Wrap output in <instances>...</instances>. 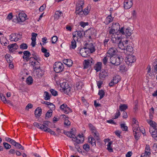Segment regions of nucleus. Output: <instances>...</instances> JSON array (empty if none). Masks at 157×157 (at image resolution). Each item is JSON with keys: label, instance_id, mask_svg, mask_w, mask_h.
Here are the masks:
<instances>
[{"label": "nucleus", "instance_id": "1", "mask_svg": "<svg viewBox=\"0 0 157 157\" xmlns=\"http://www.w3.org/2000/svg\"><path fill=\"white\" fill-rule=\"evenodd\" d=\"M147 121L151 127L149 130L150 133L154 140L157 141V124L151 120H147Z\"/></svg>", "mask_w": 157, "mask_h": 157}, {"label": "nucleus", "instance_id": "2", "mask_svg": "<svg viewBox=\"0 0 157 157\" xmlns=\"http://www.w3.org/2000/svg\"><path fill=\"white\" fill-rule=\"evenodd\" d=\"M123 59L122 56L112 57L110 58L109 63L113 65L118 66L121 63Z\"/></svg>", "mask_w": 157, "mask_h": 157}, {"label": "nucleus", "instance_id": "3", "mask_svg": "<svg viewBox=\"0 0 157 157\" xmlns=\"http://www.w3.org/2000/svg\"><path fill=\"white\" fill-rule=\"evenodd\" d=\"M84 4V0H79L77 3L76 6L75 13L76 14L81 15L83 10V5Z\"/></svg>", "mask_w": 157, "mask_h": 157}, {"label": "nucleus", "instance_id": "4", "mask_svg": "<svg viewBox=\"0 0 157 157\" xmlns=\"http://www.w3.org/2000/svg\"><path fill=\"white\" fill-rule=\"evenodd\" d=\"M50 122L48 121H45L43 122V124L38 123L35 122L33 124V125L38 128L41 129L43 131L45 129L44 128L46 127V128H48V125Z\"/></svg>", "mask_w": 157, "mask_h": 157}, {"label": "nucleus", "instance_id": "5", "mask_svg": "<svg viewBox=\"0 0 157 157\" xmlns=\"http://www.w3.org/2000/svg\"><path fill=\"white\" fill-rule=\"evenodd\" d=\"M54 69L56 73H58L62 72L64 67L63 64L60 62H56L54 65Z\"/></svg>", "mask_w": 157, "mask_h": 157}, {"label": "nucleus", "instance_id": "6", "mask_svg": "<svg viewBox=\"0 0 157 157\" xmlns=\"http://www.w3.org/2000/svg\"><path fill=\"white\" fill-rule=\"evenodd\" d=\"M120 33L123 35H125L127 38L130 37L132 33V30L130 27H128L125 30L123 28H121L120 31Z\"/></svg>", "mask_w": 157, "mask_h": 157}, {"label": "nucleus", "instance_id": "7", "mask_svg": "<svg viewBox=\"0 0 157 157\" xmlns=\"http://www.w3.org/2000/svg\"><path fill=\"white\" fill-rule=\"evenodd\" d=\"M89 126L90 129L92 131V135L97 140H99V134L98 133L96 130V128L92 124H90Z\"/></svg>", "mask_w": 157, "mask_h": 157}, {"label": "nucleus", "instance_id": "8", "mask_svg": "<svg viewBox=\"0 0 157 157\" xmlns=\"http://www.w3.org/2000/svg\"><path fill=\"white\" fill-rule=\"evenodd\" d=\"M85 35V33L82 30L77 31L73 33V38H81L83 37Z\"/></svg>", "mask_w": 157, "mask_h": 157}, {"label": "nucleus", "instance_id": "9", "mask_svg": "<svg viewBox=\"0 0 157 157\" xmlns=\"http://www.w3.org/2000/svg\"><path fill=\"white\" fill-rule=\"evenodd\" d=\"M117 51L116 48H111L107 52L106 55L108 57L110 58L112 57H113L117 53Z\"/></svg>", "mask_w": 157, "mask_h": 157}, {"label": "nucleus", "instance_id": "10", "mask_svg": "<svg viewBox=\"0 0 157 157\" xmlns=\"http://www.w3.org/2000/svg\"><path fill=\"white\" fill-rule=\"evenodd\" d=\"M26 15L24 13H20L18 16H16V18L18 22H23L26 20Z\"/></svg>", "mask_w": 157, "mask_h": 157}, {"label": "nucleus", "instance_id": "11", "mask_svg": "<svg viewBox=\"0 0 157 157\" xmlns=\"http://www.w3.org/2000/svg\"><path fill=\"white\" fill-rule=\"evenodd\" d=\"M136 60V59L135 56L131 55H128L126 57L125 60L126 64L128 65H129L130 63L134 62Z\"/></svg>", "mask_w": 157, "mask_h": 157}, {"label": "nucleus", "instance_id": "12", "mask_svg": "<svg viewBox=\"0 0 157 157\" xmlns=\"http://www.w3.org/2000/svg\"><path fill=\"white\" fill-rule=\"evenodd\" d=\"M60 109L66 114L72 112V110L67 106L66 104L64 103L60 105Z\"/></svg>", "mask_w": 157, "mask_h": 157}, {"label": "nucleus", "instance_id": "13", "mask_svg": "<svg viewBox=\"0 0 157 157\" xmlns=\"http://www.w3.org/2000/svg\"><path fill=\"white\" fill-rule=\"evenodd\" d=\"M93 60L91 58H90L89 59H85L84 60L83 63L84 65V68H88L91 65V64H93Z\"/></svg>", "mask_w": 157, "mask_h": 157}, {"label": "nucleus", "instance_id": "14", "mask_svg": "<svg viewBox=\"0 0 157 157\" xmlns=\"http://www.w3.org/2000/svg\"><path fill=\"white\" fill-rule=\"evenodd\" d=\"M63 91L64 92L68 93L70 91L71 88L69 86L67 82H63L61 85Z\"/></svg>", "mask_w": 157, "mask_h": 157}, {"label": "nucleus", "instance_id": "15", "mask_svg": "<svg viewBox=\"0 0 157 157\" xmlns=\"http://www.w3.org/2000/svg\"><path fill=\"white\" fill-rule=\"evenodd\" d=\"M132 0H125L124 2V7L126 9L130 8L132 6Z\"/></svg>", "mask_w": 157, "mask_h": 157}, {"label": "nucleus", "instance_id": "16", "mask_svg": "<svg viewBox=\"0 0 157 157\" xmlns=\"http://www.w3.org/2000/svg\"><path fill=\"white\" fill-rule=\"evenodd\" d=\"M86 49L85 48H81L79 50L81 56L83 57H86L89 53V51L86 50Z\"/></svg>", "mask_w": 157, "mask_h": 157}, {"label": "nucleus", "instance_id": "17", "mask_svg": "<svg viewBox=\"0 0 157 157\" xmlns=\"http://www.w3.org/2000/svg\"><path fill=\"white\" fill-rule=\"evenodd\" d=\"M7 47L10 52H13L17 49L18 46L16 43H14L9 45Z\"/></svg>", "mask_w": 157, "mask_h": 157}, {"label": "nucleus", "instance_id": "18", "mask_svg": "<svg viewBox=\"0 0 157 157\" xmlns=\"http://www.w3.org/2000/svg\"><path fill=\"white\" fill-rule=\"evenodd\" d=\"M24 56H22L23 59L25 60V61L28 62L29 59L31 55L30 52L28 51H25L23 52Z\"/></svg>", "mask_w": 157, "mask_h": 157}, {"label": "nucleus", "instance_id": "19", "mask_svg": "<svg viewBox=\"0 0 157 157\" xmlns=\"http://www.w3.org/2000/svg\"><path fill=\"white\" fill-rule=\"evenodd\" d=\"M133 48L132 46H127L125 50L124 51V53L128 55L132 54L133 52Z\"/></svg>", "mask_w": 157, "mask_h": 157}, {"label": "nucleus", "instance_id": "20", "mask_svg": "<svg viewBox=\"0 0 157 157\" xmlns=\"http://www.w3.org/2000/svg\"><path fill=\"white\" fill-rule=\"evenodd\" d=\"M142 154L143 155H147L148 156L150 155L151 154V149H150V146L148 144L146 145L145 152Z\"/></svg>", "mask_w": 157, "mask_h": 157}, {"label": "nucleus", "instance_id": "21", "mask_svg": "<svg viewBox=\"0 0 157 157\" xmlns=\"http://www.w3.org/2000/svg\"><path fill=\"white\" fill-rule=\"evenodd\" d=\"M85 48L86 49H88L90 50L91 53H93L95 51L94 47L93 44L91 43L88 44Z\"/></svg>", "mask_w": 157, "mask_h": 157}, {"label": "nucleus", "instance_id": "22", "mask_svg": "<svg viewBox=\"0 0 157 157\" xmlns=\"http://www.w3.org/2000/svg\"><path fill=\"white\" fill-rule=\"evenodd\" d=\"M108 141V144L106 145L107 146V149L110 152H112L113 151V149L111 147V145L112 144V141H110L109 139L107 140L106 139L105 140V141Z\"/></svg>", "mask_w": 157, "mask_h": 157}, {"label": "nucleus", "instance_id": "23", "mask_svg": "<svg viewBox=\"0 0 157 157\" xmlns=\"http://www.w3.org/2000/svg\"><path fill=\"white\" fill-rule=\"evenodd\" d=\"M63 62L68 67H71L73 63L72 60L70 59H64L63 60Z\"/></svg>", "mask_w": 157, "mask_h": 157}, {"label": "nucleus", "instance_id": "24", "mask_svg": "<svg viewBox=\"0 0 157 157\" xmlns=\"http://www.w3.org/2000/svg\"><path fill=\"white\" fill-rule=\"evenodd\" d=\"M108 74L107 71H105L102 70L100 72L99 77L100 78L103 79L106 76H108Z\"/></svg>", "mask_w": 157, "mask_h": 157}, {"label": "nucleus", "instance_id": "25", "mask_svg": "<svg viewBox=\"0 0 157 157\" xmlns=\"http://www.w3.org/2000/svg\"><path fill=\"white\" fill-rule=\"evenodd\" d=\"M31 65L33 67V69L34 70H37L40 68V63L39 62L37 61L36 62L35 60L34 62L31 64Z\"/></svg>", "mask_w": 157, "mask_h": 157}, {"label": "nucleus", "instance_id": "26", "mask_svg": "<svg viewBox=\"0 0 157 157\" xmlns=\"http://www.w3.org/2000/svg\"><path fill=\"white\" fill-rule=\"evenodd\" d=\"M42 113V109L39 107L36 108L35 111V114L36 117H40Z\"/></svg>", "mask_w": 157, "mask_h": 157}, {"label": "nucleus", "instance_id": "27", "mask_svg": "<svg viewBox=\"0 0 157 157\" xmlns=\"http://www.w3.org/2000/svg\"><path fill=\"white\" fill-rule=\"evenodd\" d=\"M63 16L62 12L59 10L55 12L54 15V19L58 20L60 17Z\"/></svg>", "mask_w": 157, "mask_h": 157}, {"label": "nucleus", "instance_id": "28", "mask_svg": "<svg viewBox=\"0 0 157 157\" xmlns=\"http://www.w3.org/2000/svg\"><path fill=\"white\" fill-rule=\"evenodd\" d=\"M90 7H86L84 10L82 11V13L81 15H87L90 12Z\"/></svg>", "mask_w": 157, "mask_h": 157}, {"label": "nucleus", "instance_id": "29", "mask_svg": "<svg viewBox=\"0 0 157 157\" xmlns=\"http://www.w3.org/2000/svg\"><path fill=\"white\" fill-rule=\"evenodd\" d=\"M102 63L100 62H98L94 67V69L97 72L100 71L101 69Z\"/></svg>", "mask_w": 157, "mask_h": 157}, {"label": "nucleus", "instance_id": "30", "mask_svg": "<svg viewBox=\"0 0 157 157\" xmlns=\"http://www.w3.org/2000/svg\"><path fill=\"white\" fill-rule=\"evenodd\" d=\"M14 41H17L18 40H21L22 37V35L20 34L13 33Z\"/></svg>", "mask_w": 157, "mask_h": 157}, {"label": "nucleus", "instance_id": "31", "mask_svg": "<svg viewBox=\"0 0 157 157\" xmlns=\"http://www.w3.org/2000/svg\"><path fill=\"white\" fill-rule=\"evenodd\" d=\"M134 132L135 133H133L134 135L135 139L136 140H138L139 139L141 134L140 132H139L138 131L134 130Z\"/></svg>", "mask_w": 157, "mask_h": 157}, {"label": "nucleus", "instance_id": "32", "mask_svg": "<svg viewBox=\"0 0 157 157\" xmlns=\"http://www.w3.org/2000/svg\"><path fill=\"white\" fill-rule=\"evenodd\" d=\"M88 142L90 143L92 145V146L95 147L96 145V141L95 139L93 137H90L89 138Z\"/></svg>", "mask_w": 157, "mask_h": 157}, {"label": "nucleus", "instance_id": "33", "mask_svg": "<svg viewBox=\"0 0 157 157\" xmlns=\"http://www.w3.org/2000/svg\"><path fill=\"white\" fill-rule=\"evenodd\" d=\"M41 51L44 53V56L46 57L49 56L50 54L49 52H48V50L43 46L42 47Z\"/></svg>", "mask_w": 157, "mask_h": 157}, {"label": "nucleus", "instance_id": "34", "mask_svg": "<svg viewBox=\"0 0 157 157\" xmlns=\"http://www.w3.org/2000/svg\"><path fill=\"white\" fill-rule=\"evenodd\" d=\"M76 86L77 90H81L84 86V84L82 82H80L77 83Z\"/></svg>", "mask_w": 157, "mask_h": 157}, {"label": "nucleus", "instance_id": "35", "mask_svg": "<svg viewBox=\"0 0 157 157\" xmlns=\"http://www.w3.org/2000/svg\"><path fill=\"white\" fill-rule=\"evenodd\" d=\"M121 39L119 37L116 38L112 36L111 38V41L113 43L117 44L119 41L121 40Z\"/></svg>", "mask_w": 157, "mask_h": 157}, {"label": "nucleus", "instance_id": "36", "mask_svg": "<svg viewBox=\"0 0 157 157\" xmlns=\"http://www.w3.org/2000/svg\"><path fill=\"white\" fill-rule=\"evenodd\" d=\"M128 108V106L125 104H121L119 106V109L121 111H124Z\"/></svg>", "mask_w": 157, "mask_h": 157}, {"label": "nucleus", "instance_id": "37", "mask_svg": "<svg viewBox=\"0 0 157 157\" xmlns=\"http://www.w3.org/2000/svg\"><path fill=\"white\" fill-rule=\"evenodd\" d=\"M44 129H44V131H43L45 132H49L52 135H56V134L55 133V132L52 131V130L50 129L49 128H46V127H45Z\"/></svg>", "mask_w": 157, "mask_h": 157}, {"label": "nucleus", "instance_id": "38", "mask_svg": "<svg viewBox=\"0 0 157 157\" xmlns=\"http://www.w3.org/2000/svg\"><path fill=\"white\" fill-rule=\"evenodd\" d=\"M132 126L133 127V133H135L134 132V130H136V131L138 130L139 132H140V129L139 127L138 124H132Z\"/></svg>", "mask_w": 157, "mask_h": 157}, {"label": "nucleus", "instance_id": "39", "mask_svg": "<svg viewBox=\"0 0 157 157\" xmlns=\"http://www.w3.org/2000/svg\"><path fill=\"white\" fill-rule=\"evenodd\" d=\"M121 40L119 41V42L117 44H118V48L119 49L125 51V47L124 46V44L123 42H121Z\"/></svg>", "mask_w": 157, "mask_h": 157}, {"label": "nucleus", "instance_id": "40", "mask_svg": "<svg viewBox=\"0 0 157 157\" xmlns=\"http://www.w3.org/2000/svg\"><path fill=\"white\" fill-rule=\"evenodd\" d=\"M98 95L100 96V99H101L104 97L105 95V92L103 90H100L99 91Z\"/></svg>", "mask_w": 157, "mask_h": 157}, {"label": "nucleus", "instance_id": "41", "mask_svg": "<svg viewBox=\"0 0 157 157\" xmlns=\"http://www.w3.org/2000/svg\"><path fill=\"white\" fill-rule=\"evenodd\" d=\"M26 82L29 85H31L33 83V79L32 77L29 76L26 79Z\"/></svg>", "mask_w": 157, "mask_h": 157}, {"label": "nucleus", "instance_id": "42", "mask_svg": "<svg viewBox=\"0 0 157 157\" xmlns=\"http://www.w3.org/2000/svg\"><path fill=\"white\" fill-rule=\"evenodd\" d=\"M52 115V111L51 110L48 111L46 114L45 118L46 119H48V118L50 117Z\"/></svg>", "mask_w": 157, "mask_h": 157}, {"label": "nucleus", "instance_id": "43", "mask_svg": "<svg viewBox=\"0 0 157 157\" xmlns=\"http://www.w3.org/2000/svg\"><path fill=\"white\" fill-rule=\"evenodd\" d=\"M75 40H77V39L76 38H73V40H72L71 42V48L73 49H75L76 46Z\"/></svg>", "mask_w": 157, "mask_h": 157}, {"label": "nucleus", "instance_id": "44", "mask_svg": "<svg viewBox=\"0 0 157 157\" xmlns=\"http://www.w3.org/2000/svg\"><path fill=\"white\" fill-rule=\"evenodd\" d=\"M44 99L46 100H48L50 99L51 95H49V93L47 91H45L44 92Z\"/></svg>", "mask_w": 157, "mask_h": 157}, {"label": "nucleus", "instance_id": "45", "mask_svg": "<svg viewBox=\"0 0 157 157\" xmlns=\"http://www.w3.org/2000/svg\"><path fill=\"white\" fill-rule=\"evenodd\" d=\"M0 97L2 101L4 103H6L7 102L8 100H7L5 96L3 94H0Z\"/></svg>", "mask_w": 157, "mask_h": 157}, {"label": "nucleus", "instance_id": "46", "mask_svg": "<svg viewBox=\"0 0 157 157\" xmlns=\"http://www.w3.org/2000/svg\"><path fill=\"white\" fill-rule=\"evenodd\" d=\"M28 48V46L26 44L22 43L20 46V48L22 49H26Z\"/></svg>", "mask_w": 157, "mask_h": 157}, {"label": "nucleus", "instance_id": "47", "mask_svg": "<svg viewBox=\"0 0 157 157\" xmlns=\"http://www.w3.org/2000/svg\"><path fill=\"white\" fill-rule=\"evenodd\" d=\"M37 34L36 33H33L32 34V37L31 39L32 41L36 40V37L37 36Z\"/></svg>", "mask_w": 157, "mask_h": 157}, {"label": "nucleus", "instance_id": "48", "mask_svg": "<svg viewBox=\"0 0 157 157\" xmlns=\"http://www.w3.org/2000/svg\"><path fill=\"white\" fill-rule=\"evenodd\" d=\"M83 149L86 151H88L90 150V146L87 144H85L83 146Z\"/></svg>", "mask_w": 157, "mask_h": 157}, {"label": "nucleus", "instance_id": "49", "mask_svg": "<svg viewBox=\"0 0 157 157\" xmlns=\"http://www.w3.org/2000/svg\"><path fill=\"white\" fill-rule=\"evenodd\" d=\"M120 70L122 72H125L127 70V69L125 65H123L120 66Z\"/></svg>", "mask_w": 157, "mask_h": 157}, {"label": "nucleus", "instance_id": "50", "mask_svg": "<svg viewBox=\"0 0 157 157\" xmlns=\"http://www.w3.org/2000/svg\"><path fill=\"white\" fill-rule=\"evenodd\" d=\"M121 127L123 131H127L128 130V127L125 125V124H121Z\"/></svg>", "mask_w": 157, "mask_h": 157}, {"label": "nucleus", "instance_id": "51", "mask_svg": "<svg viewBox=\"0 0 157 157\" xmlns=\"http://www.w3.org/2000/svg\"><path fill=\"white\" fill-rule=\"evenodd\" d=\"M3 144L5 148L6 149H9L11 147V145L7 143H3Z\"/></svg>", "mask_w": 157, "mask_h": 157}, {"label": "nucleus", "instance_id": "52", "mask_svg": "<svg viewBox=\"0 0 157 157\" xmlns=\"http://www.w3.org/2000/svg\"><path fill=\"white\" fill-rule=\"evenodd\" d=\"M108 57L107 56V55L106 54V56H105L102 60L103 63L105 65H106L107 63V61L108 60Z\"/></svg>", "mask_w": 157, "mask_h": 157}, {"label": "nucleus", "instance_id": "53", "mask_svg": "<svg viewBox=\"0 0 157 157\" xmlns=\"http://www.w3.org/2000/svg\"><path fill=\"white\" fill-rule=\"evenodd\" d=\"M58 38L56 36H53L52 38V44H55Z\"/></svg>", "mask_w": 157, "mask_h": 157}, {"label": "nucleus", "instance_id": "54", "mask_svg": "<svg viewBox=\"0 0 157 157\" xmlns=\"http://www.w3.org/2000/svg\"><path fill=\"white\" fill-rule=\"evenodd\" d=\"M64 124L65 126H68L70 125L71 122L68 119H65Z\"/></svg>", "mask_w": 157, "mask_h": 157}, {"label": "nucleus", "instance_id": "55", "mask_svg": "<svg viewBox=\"0 0 157 157\" xmlns=\"http://www.w3.org/2000/svg\"><path fill=\"white\" fill-rule=\"evenodd\" d=\"M64 134L66 135L67 136L71 138L72 137V132H64Z\"/></svg>", "mask_w": 157, "mask_h": 157}, {"label": "nucleus", "instance_id": "56", "mask_svg": "<svg viewBox=\"0 0 157 157\" xmlns=\"http://www.w3.org/2000/svg\"><path fill=\"white\" fill-rule=\"evenodd\" d=\"M109 40V39L108 37H106L104 41V44L105 47H107L108 46V42Z\"/></svg>", "mask_w": 157, "mask_h": 157}, {"label": "nucleus", "instance_id": "57", "mask_svg": "<svg viewBox=\"0 0 157 157\" xmlns=\"http://www.w3.org/2000/svg\"><path fill=\"white\" fill-rule=\"evenodd\" d=\"M50 91L52 95L56 96L57 95V92L55 90L53 89H51Z\"/></svg>", "mask_w": 157, "mask_h": 157}, {"label": "nucleus", "instance_id": "58", "mask_svg": "<svg viewBox=\"0 0 157 157\" xmlns=\"http://www.w3.org/2000/svg\"><path fill=\"white\" fill-rule=\"evenodd\" d=\"M112 81L115 84L119 82V80L116 76L113 77Z\"/></svg>", "mask_w": 157, "mask_h": 157}, {"label": "nucleus", "instance_id": "59", "mask_svg": "<svg viewBox=\"0 0 157 157\" xmlns=\"http://www.w3.org/2000/svg\"><path fill=\"white\" fill-rule=\"evenodd\" d=\"M33 107V105L31 103H29L26 106L25 109L28 110L29 109H32Z\"/></svg>", "mask_w": 157, "mask_h": 157}, {"label": "nucleus", "instance_id": "60", "mask_svg": "<svg viewBox=\"0 0 157 157\" xmlns=\"http://www.w3.org/2000/svg\"><path fill=\"white\" fill-rule=\"evenodd\" d=\"M80 25L83 28H84L85 26L88 25V23L87 22H84L82 21L80 22Z\"/></svg>", "mask_w": 157, "mask_h": 157}, {"label": "nucleus", "instance_id": "61", "mask_svg": "<svg viewBox=\"0 0 157 157\" xmlns=\"http://www.w3.org/2000/svg\"><path fill=\"white\" fill-rule=\"evenodd\" d=\"M102 83L103 82L101 81L97 82V86L99 89H100L101 88V85L102 84Z\"/></svg>", "mask_w": 157, "mask_h": 157}, {"label": "nucleus", "instance_id": "62", "mask_svg": "<svg viewBox=\"0 0 157 157\" xmlns=\"http://www.w3.org/2000/svg\"><path fill=\"white\" fill-rule=\"evenodd\" d=\"M75 148L77 150L78 152L80 151V148L79 146L77 144H74Z\"/></svg>", "mask_w": 157, "mask_h": 157}, {"label": "nucleus", "instance_id": "63", "mask_svg": "<svg viewBox=\"0 0 157 157\" xmlns=\"http://www.w3.org/2000/svg\"><path fill=\"white\" fill-rule=\"evenodd\" d=\"M46 5L43 4L42 6H41L39 9L40 11H42L45 8Z\"/></svg>", "mask_w": 157, "mask_h": 157}, {"label": "nucleus", "instance_id": "64", "mask_svg": "<svg viewBox=\"0 0 157 157\" xmlns=\"http://www.w3.org/2000/svg\"><path fill=\"white\" fill-rule=\"evenodd\" d=\"M107 20L109 23L111 22L112 21L113 19L112 18V17L110 15L108 16L107 18Z\"/></svg>", "mask_w": 157, "mask_h": 157}]
</instances>
